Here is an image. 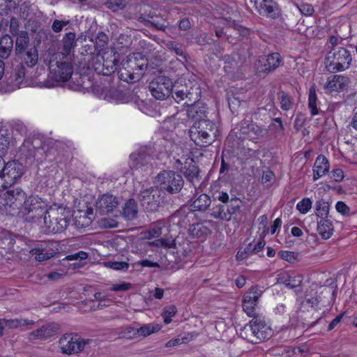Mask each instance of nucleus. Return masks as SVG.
<instances>
[{
  "label": "nucleus",
  "mask_w": 357,
  "mask_h": 357,
  "mask_svg": "<svg viewBox=\"0 0 357 357\" xmlns=\"http://www.w3.org/2000/svg\"><path fill=\"white\" fill-rule=\"evenodd\" d=\"M147 66V59L142 53H133L121 62V67L118 70L119 77L124 82H135L141 79Z\"/></svg>",
  "instance_id": "1"
},
{
  "label": "nucleus",
  "mask_w": 357,
  "mask_h": 357,
  "mask_svg": "<svg viewBox=\"0 0 357 357\" xmlns=\"http://www.w3.org/2000/svg\"><path fill=\"white\" fill-rule=\"evenodd\" d=\"M189 133L191 140L197 146L207 147L216 140L218 130L213 121H200L190 128Z\"/></svg>",
  "instance_id": "2"
},
{
  "label": "nucleus",
  "mask_w": 357,
  "mask_h": 357,
  "mask_svg": "<svg viewBox=\"0 0 357 357\" xmlns=\"http://www.w3.org/2000/svg\"><path fill=\"white\" fill-rule=\"evenodd\" d=\"M48 212L47 204L38 195L29 196L26 202L18 211L17 215L27 222H36Z\"/></svg>",
  "instance_id": "3"
},
{
  "label": "nucleus",
  "mask_w": 357,
  "mask_h": 357,
  "mask_svg": "<svg viewBox=\"0 0 357 357\" xmlns=\"http://www.w3.org/2000/svg\"><path fill=\"white\" fill-rule=\"evenodd\" d=\"M71 221L70 211L63 207L50 208L43 218L47 233L59 234L64 231Z\"/></svg>",
  "instance_id": "4"
},
{
  "label": "nucleus",
  "mask_w": 357,
  "mask_h": 357,
  "mask_svg": "<svg viewBox=\"0 0 357 357\" xmlns=\"http://www.w3.org/2000/svg\"><path fill=\"white\" fill-rule=\"evenodd\" d=\"M172 98L179 103L184 101L183 105L192 104L197 102L201 97V89L199 86L192 82L180 80L172 84Z\"/></svg>",
  "instance_id": "5"
},
{
  "label": "nucleus",
  "mask_w": 357,
  "mask_h": 357,
  "mask_svg": "<svg viewBox=\"0 0 357 357\" xmlns=\"http://www.w3.org/2000/svg\"><path fill=\"white\" fill-rule=\"evenodd\" d=\"M22 165L16 161L5 160L0 157V191L15 184L23 175Z\"/></svg>",
  "instance_id": "6"
},
{
  "label": "nucleus",
  "mask_w": 357,
  "mask_h": 357,
  "mask_svg": "<svg viewBox=\"0 0 357 357\" xmlns=\"http://www.w3.org/2000/svg\"><path fill=\"white\" fill-rule=\"evenodd\" d=\"M119 56V53L114 49L103 52L102 55H98L93 61L95 71L100 75H111L118 69Z\"/></svg>",
  "instance_id": "7"
},
{
  "label": "nucleus",
  "mask_w": 357,
  "mask_h": 357,
  "mask_svg": "<svg viewBox=\"0 0 357 357\" xmlns=\"http://www.w3.org/2000/svg\"><path fill=\"white\" fill-rule=\"evenodd\" d=\"M351 62L349 52L343 47L333 48L325 58V66L330 73L341 72L347 69Z\"/></svg>",
  "instance_id": "8"
},
{
  "label": "nucleus",
  "mask_w": 357,
  "mask_h": 357,
  "mask_svg": "<svg viewBox=\"0 0 357 357\" xmlns=\"http://www.w3.org/2000/svg\"><path fill=\"white\" fill-rule=\"evenodd\" d=\"M163 192L158 186L142 190L138 195L139 201L147 212H155L167 204Z\"/></svg>",
  "instance_id": "9"
},
{
  "label": "nucleus",
  "mask_w": 357,
  "mask_h": 357,
  "mask_svg": "<svg viewBox=\"0 0 357 357\" xmlns=\"http://www.w3.org/2000/svg\"><path fill=\"white\" fill-rule=\"evenodd\" d=\"M157 181L161 191L170 195L179 192L184 185L182 176L174 171H162L157 176Z\"/></svg>",
  "instance_id": "10"
},
{
  "label": "nucleus",
  "mask_w": 357,
  "mask_h": 357,
  "mask_svg": "<svg viewBox=\"0 0 357 357\" xmlns=\"http://www.w3.org/2000/svg\"><path fill=\"white\" fill-rule=\"evenodd\" d=\"M252 319L249 321L251 334L247 337V341L252 344H257L271 336V329L264 321V318L254 312V314L248 315Z\"/></svg>",
  "instance_id": "11"
},
{
  "label": "nucleus",
  "mask_w": 357,
  "mask_h": 357,
  "mask_svg": "<svg viewBox=\"0 0 357 357\" xmlns=\"http://www.w3.org/2000/svg\"><path fill=\"white\" fill-rule=\"evenodd\" d=\"M245 139V130L243 126H238L233 129L229 133L227 141L230 144L234 153L237 155L236 160L234 162L235 167L238 169L240 165L241 170L244 169V162L241 156L245 155L244 141Z\"/></svg>",
  "instance_id": "12"
},
{
  "label": "nucleus",
  "mask_w": 357,
  "mask_h": 357,
  "mask_svg": "<svg viewBox=\"0 0 357 357\" xmlns=\"http://www.w3.org/2000/svg\"><path fill=\"white\" fill-rule=\"evenodd\" d=\"M91 342L89 339L82 338L77 333H66L60 337L58 343L61 353L73 355L83 351Z\"/></svg>",
  "instance_id": "13"
},
{
  "label": "nucleus",
  "mask_w": 357,
  "mask_h": 357,
  "mask_svg": "<svg viewBox=\"0 0 357 357\" xmlns=\"http://www.w3.org/2000/svg\"><path fill=\"white\" fill-rule=\"evenodd\" d=\"M172 81L165 75L155 77L149 85L151 95L158 100H165L172 92Z\"/></svg>",
  "instance_id": "14"
},
{
  "label": "nucleus",
  "mask_w": 357,
  "mask_h": 357,
  "mask_svg": "<svg viewBox=\"0 0 357 357\" xmlns=\"http://www.w3.org/2000/svg\"><path fill=\"white\" fill-rule=\"evenodd\" d=\"M153 150L151 146H143L130 155V166L132 169L145 170L149 168L153 159Z\"/></svg>",
  "instance_id": "15"
},
{
  "label": "nucleus",
  "mask_w": 357,
  "mask_h": 357,
  "mask_svg": "<svg viewBox=\"0 0 357 357\" xmlns=\"http://www.w3.org/2000/svg\"><path fill=\"white\" fill-rule=\"evenodd\" d=\"M49 69L52 78L57 82H66L73 74V66L66 61L52 59Z\"/></svg>",
  "instance_id": "16"
},
{
  "label": "nucleus",
  "mask_w": 357,
  "mask_h": 357,
  "mask_svg": "<svg viewBox=\"0 0 357 357\" xmlns=\"http://www.w3.org/2000/svg\"><path fill=\"white\" fill-rule=\"evenodd\" d=\"M281 62V56L279 53H272L267 56H260L255 62V69L259 75L268 74L276 69Z\"/></svg>",
  "instance_id": "17"
},
{
  "label": "nucleus",
  "mask_w": 357,
  "mask_h": 357,
  "mask_svg": "<svg viewBox=\"0 0 357 357\" xmlns=\"http://www.w3.org/2000/svg\"><path fill=\"white\" fill-rule=\"evenodd\" d=\"M25 73V67L22 63H19L13 67L8 76L9 73L7 72L5 75L8 86L6 91H12L20 88L23 84Z\"/></svg>",
  "instance_id": "18"
},
{
  "label": "nucleus",
  "mask_w": 357,
  "mask_h": 357,
  "mask_svg": "<svg viewBox=\"0 0 357 357\" xmlns=\"http://www.w3.org/2000/svg\"><path fill=\"white\" fill-rule=\"evenodd\" d=\"M119 204L118 197L109 193L104 194L96 201V210L100 215H107L117 208Z\"/></svg>",
  "instance_id": "19"
},
{
  "label": "nucleus",
  "mask_w": 357,
  "mask_h": 357,
  "mask_svg": "<svg viewBox=\"0 0 357 357\" xmlns=\"http://www.w3.org/2000/svg\"><path fill=\"white\" fill-rule=\"evenodd\" d=\"M6 202L13 210L18 211L25 204L28 199L26 193L20 188L8 190L6 194Z\"/></svg>",
  "instance_id": "20"
},
{
  "label": "nucleus",
  "mask_w": 357,
  "mask_h": 357,
  "mask_svg": "<svg viewBox=\"0 0 357 357\" xmlns=\"http://www.w3.org/2000/svg\"><path fill=\"white\" fill-rule=\"evenodd\" d=\"M349 84V77L340 75H335L328 78L324 84V89L328 93H337L347 90Z\"/></svg>",
  "instance_id": "21"
},
{
  "label": "nucleus",
  "mask_w": 357,
  "mask_h": 357,
  "mask_svg": "<svg viewBox=\"0 0 357 357\" xmlns=\"http://www.w3.org/2000/svg\"><path fill=\"white\" fill-rule=\"evenodd\" d=\"M264 287L259 284L252 285L247 290V315L254 314L258 308V303Z\"/></svg>",
  "instance_id": "22"
},
{
  "label": "nucleus",
  "mask_w": 357,
  "mask_h": 357,
  "mask_svg": "<svg viewBox=\"0 0 357 357\" xmlns=\"http://www.w3.org/2000/svg\"><path fill=\"white\" fill-rule=\"evenodd\" d=\"M187 109H185V114L187 116V119L197 121H209L206 119L207 107L206 105L197 100V102H192V104H186Z\"/></svg>",
  "instance_id": "23"
},
{
  "label": "nucleus",
  "mask_w": 357,
  "mask_h": 357,
  "mask_svg": "<svg viewBox=\"0 0 357 357\" xmlns=\"http://www.w3.org/2000/svg\"><path fill=\"white\" fill-rule=\"evenodd\" d=\"M257 11L261 15L275 18L278 13V5L273 0H250Z\"/></svg>",
  "instance_id": "24"
},
{
  "label": "nucleus",
  "mask_w": 357,
  "mask_h": 357,
  "mask_svg": "<svg viewBox=\"0 0 357 357\" xmlns=\"http://www.w3.org/2000/svg\"><path fill=\"white\" fill-rule=\"evenodd\" d=\"M59 330V325L55 323H50L41 326L40 328L30 333L29 340H43L53 336Z\"/></svg>",
  "instance_id": "25"
},
{
  "label": "nucleus",
  "mask_w": 357,
  "mask_h": 357,
  "mask_svg": "<svg viewBox=\"0 0 357 357\" xmlns=\"http://www.w3.org/2000/svg\"><path fill=\"white\" fill-rule=\"evenodd\" d=\"M194 215L193 213L188 207H181L171 215V221L173 224L180 227H184L190 222V218Z\"/></svg>",
  "instance_id": "26"
},
{
  "label": "nucleus",
  "mask_w": 357,
  "mask_h": 357,
  "mask_svg": "<svg viewBox=\"0 0 357 357\" xmlns=\"http://www.w3.org/2000/svg\"><path fill=\"white\" fill-rule=\"evenodd\" d=\"M330 165L327 158L319 155L317 158L313 167V181H317L320 177L326 174L329 171Z\"/></svg>",
  "instance_id": "27"
},
{
  "label": "nucleus",
  "mask_w": 357,
  "mask_h": 357,
  "mask_svg": "<svg viewBox=\"0 0 357 357\" xmlns=\"http://www.w3.org/2000/svg\"><path fill=\"white\" fill-rule=\"evenodd\" d=\"M138 213V207L137 204L134 199H128L123 208L122 211L121 212L122 216L126 220H134Z\"/></svg>",
  "instance_id": "28"
},
{
  "label": "nucleus",
  "mask_w": 357,
  "mask_h": 357,
  "mask_svg": "<svg viewBox=\"0 0 357 357\" xmlns=\"http://www.w3.org/2000/svg\"><path fill=\"white\" fill-rule=\"evenodd\" d=\"M210 215L215 219L229 221L230 215L227 211L226 206L222 204H213L212 208L209 209Z\"/></svg>",
  "instance_id": "29"
},
{
  "label": "nucleus",
  "mask_w": 357,
  "mask_h": 357,
  "mask_svg": "<svg viewBox=\"0 0 357 357\" xmlns=\"http://www.w3.org/2000/svg\"><path fill=\"white\" fill-rule=\"evenodd\" d=\"M317 231L323 239H328L333 233L332 222L328 220L321 219L317 222Z\"/></svg>",
  "instance_id": "30"
},
{
  "label": "nucleus",
  "mask_w": 357,
  "mask_h": 357,
  "mask_svg": "<svg viewBox=\"0 0 357 357\" xmlns=\"http://www.w3.org/2000/svg\"><path fill=\"white\" fill-rule=\"evenodd\" d=\"M210 231L209 228L202 222L192 224L188 229L189 234L197 238H205Z\"/></svg>",
  "instance_id": "31"
},
{
  "label": "nucleus",
  "mask_w": 357,
  "mask_h": 357,
  "mask_svg": "<svg viewBox=\"0 0 357 357\" xmlns=\"http://www.w3.org/2000/svg\"><path fill=\"white\" fill-rule=\"evenodd\" d=\"M16 36L15 54L16 55H20L25 50H28L27 47L29 43V38L27 32L24 31H20Z\"/></svg>",
  "instance_id": "32"
},
{
  "label": "nucleus",
  "mask_w": 357,
  "mask_h": 357,
  "mask_svg": "<svg viewBox=\"0 0 357 357\" xmlns=\"http://www.w3.org/2000/svg\"><path fill=\"white\" fill-rule=\"evenodd\" d=\"M17 56L24 60L28 67L35 66L38 59V50L35 47L29 48L22 53V54Z\"/></svg>",
  "instance_id": "33"
},
{
  "label": "nucleus",
  "mask_w": 357,
  "mask_h": 357,
  "mask_svg": "<svg viewBox=\"0 0 357 357\" xmlns=\"http://www.w3.org/2000/svg\"><path fill=\"white\" fill-rule=\"evenodd\" d=\"M3 329L8 328L10 329L17 328L21 326L33 325L34 321L27 319H1Z\"/></svg>",
  "instance_id": "34"
},
{
  "label": "nucleus",
  "mask_w": 357,
  "mask_h": 357,
  "mask_svg": "<svg viewBox=\"0 0 357 357\" xmlns=\"http://www.w3.org/2000/svg\"><path fill=\"white\" fill-rule=\"evenodd\" d=\"M211 204V200L206 194L199 195L191 204V206L195 211H205Z\"/></svg>",
  "instance_id": "35"
},
{
  "label": "nucleus",
  "mask_w": 357,
  "mask_h": 357,
  "mask_svg": "<svg viewBox=\"0 0 357 357\" xmlns=\"http://www.w3.org/2000/svg\"><path fill=\"white\" fill-rule=\"evenodd\" d=\"M75 37V33L73 32H68L65 34L62 39L63 50L64 52L63 54L68 55L74 49L76 45Z\"/></svg>",
  "instance_id": "36"
},
{
  "label": "nucleus",
  "mask_w": 357,
  "mask_h": 357,
  "mask_svg": "<svg viewBox=\"0 0 357 357\" xmlns=\"http://www.w3.org/2000/svg\"><path fill=\"white\" fill-rule=\"evenodd\" d=\"M160 330V326L158 324H144L139 328H137L136 333L137 337H146Z\"/></svg>",
  "instance_id": "37"
},
{
  "label": "nucleus",
  "mask_w": 357,
  "mask_h": 357,
  "mask_svg": "<svg viewBox=\"0 0 357 357\" xmlns=\"http://www.w3.org/2000/svg\"><path fill=\"white\" fill-rule=\"evenodd\" d=\"M183 174L187 180L195 187V182L199 180V167L194 164H191L188 167H185Z\"/></svg>",
  "instance_id": "38"
},
{
  "label": "nucleus",
  "mask_w": 357,
  "mask_h": 357,
  "mask_svg": "<svg viewBox=\"0 0 357 357\" xmlns=\"http://www.w3.org/2000/svg\"><path fill=\"white\" fill-rule=\"evenodd\" d=\"M45 249L42 245H36L30 250V254L35 255V259L38 261H43L50 259L54 256V252H45Z\"/></svg>",
  "instance_id": "39"
},
{
  "label": "nucleus",
  "mask_w": 357,
  "mask_h": 357,
  "mask_svg": "<svg viewBox=\"0 0 357 357\" xmlns=\"http://www.w3.org/2000/svg\"><path fill=\"white\" fill-rule=\"evenodd\" d=\"M227 204L226 208L231 219L232 215H237L240 213V208L242 206V200L240 197H232Z\"/></svg>",
  "instance_id": "40"
},
{
  "label": "nucleus",
  "mask_w": 357,
  "mask_h": 357,
  "mask_svg": "<svg viewBox=\"0 0 357 357\" xmlns=\"http://www.w3.org/2000/svg\"><path fill=\"white\" fill-rule=\"evenodd\" d=\"M317 97L314 86H311L309 90L308 96V108L310 110L312 116H315L319 114V110L317 105Z\"/></svg>",
  "instance_id": "41"
},
{
  "label": "nucleus",
  "mask_w": 357,
  "mask_h": 357,
  "mask_svg": "<svg viewBox=\"0 0 357 357\" xmlns=\"http://www.w3.org/2000/svg\"><path fill=\"white\" fill-rule=\"evenodd\" d=\"M316 207V215L321 218V219H325L329 213V204L324 200L317 201L315 203Z\"/></svg>",
  "instance_id": "42"
},
{
  "label": "nucleus",
  "mask_w": 357,
  "mask_h": 357,
  "mask_svg": "<svg viewBox=\"0 0 357 357\" xmlns=\"http://www.w3.org/2000/svg\"><path fill=\"white\" fill-rule=\"evenodd\" d=\"M264 130L261 129L259 126L252 123L247 126V138L250 140H255L259 137L262 136Z\"/></svg>",
  "instance_id": "43"
},
{
  "label": "nucleus",
  "mask_w": 357,
  "mask_h": 357,
  "mask_svg": "<svg viewBox=\"0 0 357 357\" xmlns=\"http://www.w3.org/2000/svg\"><path fill=\"white\" fill-rule=\"evenodd\" d=\"M280 107L283 110L288 111L292 107V101L291 97L284 91H281L278 95Z\"/></svg>",
  "instance_id": "44"
},
{
  "label": "nucleus",
  "mask_w": 357,
  "mask_h": 357,
  "mask_svg": "<svg viewBox=\"0 0 357 357\" xmlns=\"http://www.w3.org/2000/svg\"><path fill=\"white\" fill-rule=\"evenodd\" d=\"M105 6L113 12H116L124 8L126 3L124 0H107L105 3Z\"/></svg>",
  "instance_id": "45"
},
{
  "label": "nucleus",
  "mask_w": 357,
  "mask_h": 357,
  "mask_svg": "<svg viewBox=\"0 0 357 357\" xmlns=\"http://www.w3.org/2000/svg\"><path fill=\"white\" fill-rule=\"evenodd\" d=\"M108 43V36L103 32H99L96 37L95 45L97 49L103 50Z\"/></svg>",
  "instance_id": "46"
},
{
  "label": "nucleus",
  "mask_w": 357,
  "mask_h": 357,
  "mask_svg": "<svg viewBox=\"0 0 357 357\" xmlns=\"http://www.w3.org/2000/svg\"><path fill=\"white\" fill-rule=\"evenodd\" d=\"M312 203L309 198H303L297 204L296 208L301 213L305 214L312 208Z\"/></svg>",
  "instance_id": "47"
},
{
  "label": "nucleus",
  "mask_w": 357,
  "mask_h": 357,
  "mask_svg": "<svg viewBox=\"0 0 357 357\" xmlns=\"http://www.w3.org/2000/svg\"><path fill=\"white\" fill-rule=\"evenodd\" d=\"M265 243L262 241L258 242L255 245H252V243H249L247 245V255L250 254H258L259 252H261L263 248H264Z\"/></svg>",
  "instance_id": "48"
},
{
  "label": "nucleus",
  "mask_w": 357,
  "mask_h": 357,
  "mask_svg": "<svg viewBox=\"0 0 357 357\" xmlns=\"http://www.w3.org/2000/svg\"><path fill=\"white\" fill-rule=\"evenodd\" d=\"M269 129L274 130L277 133H280L284 130V126L282 119L279 117L274 118L273 122L269 126Z\"/></svg>",
  "instance_id": "49"
},
{
  "label": "nucleus",
  "mask_w": 357,
  "mask_h": 357,
  "mask_svg": "<svg viewBox=\"0 0 357 357\" xmlns=\"http://www.w3.org/2000/svg\"><path fill=\"white\" fill-rule=\"evenodd\" d=\"M261 161L259 158V157H257L255 155L254 158L250 159L247 157V165H249L251 169V172L253 176L255 175V167H256V172L258 171L259 165H261Z\"/></svg>",
  "instance_id": "50"
},
{
  "label": "nucleus",
  "mask_w": 357,
  "mask_h": 357,
  "mask_svg": "<svg viewBox=\"0 0 357 357\" xmlns=\"http://www.w3.org/2000/svg\"><path fill=\"white\" fill-rule=\"evenodd\" d=\"M241 101L239 97L234 96L228 98L229 107L232 113H234L235 111H236L238 109V107L241 105Z\"/></svg>",
  "instance_id": "51"
},
{
  "label": "nucleus",
  "mask_w": 357,
  "mask_h": 357,
  "mask_svg": "<svg viewBox=\"0 0 357 357\" xmlns=\"http://www.w3.org/2000/svg\"><path fill=\"white\" fill-rule=\"evenodd\" d=\"M69 20H55L52 24V29L55 33H59L62 31L63 26L69 24Z\"/></svg>",
  "instance_id": "52"
},
{
  "label": "nucleus",
  "mask_w": 357,
  "mask_h": 357,
  "mask_svg": "<svg viewBox=\"0 0 357 357\" xmlns=\"http://www.w3.org/2000/svg\"><path fill=\"white\" fill-rule=\"evenodd\" d=\"M132 287V284L125 282H122L120 284H113L109 290L114 291H126L129 290Z\"/></svg>",
  "instance_id": "53"
},
{
  "label": "nucleus",
  "mask_w": 357,
  "mask_h": 357,
  "mask_svg": "<svg viewBox=\"0 0 357 357\" xmlns=\"http://www.w3.org/2000/svg\"><path fill=\"white\" fill-rule=\"evenodd\" d=\"M168 47L176 53V54L183 56L184 59H185V56L184 54V52L182 50L181 45L178 43L172 41L168 43Z\"/></svg>",
  "instance_id": "54"
},
{
  "label": "nucleus",
  "mask_w": 357,
  "mask_h": 357,
  "mask_svg": "<svg viewBox=\"0 0 357 357\" xmlns=\"http://www.w3.org/2000/svg\"><path fill=\"white\" fill-rule=\"evenodd\" d=\"M308 352L309 348L306 344H301L292 349V353L296 356H305Z\"/></svg>",
  "instance_id": "55"
},
{
  "label": "nucleus",
  "mask_w": 357,
  "mask_h": 357,
  "mask_svg": "<svg viewBox=\"0 0 357 357\" xmlns=\"http://www.w3.org/2000/svg\"><path fill=\"white\" fill-rule=\"evenodd\" d=\"M108 266L114 270H127L128 268V264L123 261H113L109 262Z\"/></svg>",
  "instance_id": "56"
},
{
  "label": "nucleus",
  "mask_w": 357,
  "mask_h": 357,
  "mask_svg": "<svg viewBox=\"0 0 357 357\" xmlns=\"http://www.w3.org/2000/svg\"><path fill=\"white\" fill-rule=\"evenodd\" d=\"M0 45L7 47L11 50L13 48V40L8 35H4L0 39Z\"/></svg>",
  "instance_id": "57"
},
{
  "label": "nucleus",
  "mask_w": 357,
  "mask_h": 357,
  "mask_svg": "<svg viewBox=\"0 0 357 357\" xmlns=\"http://www.w3.org/2000/svg\"><path fill=\"white\" fill-rule=\"evenodd\" d=\"M335 208L340 213L346 215L349 213V207L343 202H337L335 205Z\"/></svg>",
  "instance_id": "58"
},
{
  "label": "nucleus",
  "mask_w": 357,
  "mask_h": 357,
  "mask_svg": "<svg viewBox=\"0 0 357 357\" xmlns=\"http://www.w3.org/2000/svg\"><path fill=\"white\" fill-rule=\"evenodd\" d=\"M299 10L303 15L306 16L312 15L314 13V8L308 3H303L300 6Z\"/></svg>",
  "instance_id": "59"
},
{
  "label": "nucleus",
  "mask_w": 357,
  "mask_h": 357,
  "mask_svg": "<svg viewBox=\"0 0 357 357\" xmlns=\"http://www.w3.org/2000/svg\"><path fill=\"white\" fill-rule=\"evenodd\" d=\"M19 22L17 19L12 17L10 21V31L13 35L17 36L20 31L18 30Z\"/></svg>",
  "instance_id": "60"
},
{
  "label": "nucleus",
  "mask_w": 357,
  "mask_h": 357,
  "mask_svg": "<svg viewBox=\"0 0 357 357\" xmlns=\"http://www.w3.org/2000/svg\"><path fill=\"white\" fill-rule=\"evenodd\" d=\"M9 144V137L0 133V152L5 151Z\"/></svg>",
  "instance_id": "61"
},
{
  "label": "nucleus",
  "mask_w": 357,
  "mask_h": 357,
  "mask_svg": "<svg viewBox=\"0 0 357 357\" xmlns=\"http://www.w3.org/2000/svg\"><path fill=\"white\" fill-rule=\"evenodd\" d=\"M262 273L259 271H247V280L252 282L259 280L262 277Z\"/></svg>",
  "instance_id": "62"
},
{
  "label": "nucleus",
  "mask_w": 357,
  "mask_h": 357,
  "mask_svg": "<svg viewBox=\"0 0 357 357\" xmlns=\"http://www.w3.org/2000/svg\"><path fill=\"white\" fill-rule=\"evenodd\" d=\"M331 178L334 179V181L339 182L341 181L344 178L343 171L341 169H335L332 171Z\"/></svg>",
  "instance_id": "63"
},
{
  "label": "nucleus",
  "mask_w": 357,
  "mask_h": 357,
  "mask_svg": "<svg viewBox=\"0 0 357 357\" xmlns=\"http://www.w3.org/2000/svg\"><path fill=\"white\" fill-rule=\"evenodd\" d=\"M179 29L182 31H187L191 27V23L188 17H184L179 21Z\"/></svg>",
  "instance_id": "64"
}]
</instances>
